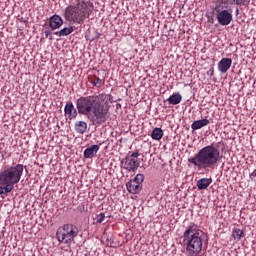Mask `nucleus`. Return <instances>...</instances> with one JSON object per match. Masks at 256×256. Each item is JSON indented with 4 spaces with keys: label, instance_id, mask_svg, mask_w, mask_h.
I'll use <instances>...</instances> for the list:
<instances>
[{
    "label": "nucleus",
    "instance_id": "obj_25",
    "mask_svg": "<svg viewBox=\"0 0 256 256\" xmlns=\"http://www.w3.org/2000/svg\"><path fill=\"white\" fill-rule=\"evenodd\" d=\"M91 83L94 87H101L103 85V79H100L97 76H94L93 80H91Z\"/></svg>",
    "mask_w": 256,
    "mask_h": 256
},
{
    "label": "nucleus",
    "instance_id": "obj_18",
    "mask_svg": "<svg viewBox=\"0 0 256 256\" xmlns=\"http://www.w3.org/2000/svg\"><path fill=\"white\" fill-rule=\"evenodd\" d=\"M183 97L181 96V94L179 93H174L172 94L168 99V103L170 105H179V103H181Z\"/></svg>",
    "mask_w": 256,
    "mask_h": 256
},
{
    "label": "nucleus",
    "instance_id": "obj_29",
    "mask_svg": "<svg viewBox=\"0 0 256 256\" xmlns=\"http://www.w3.org/2000/svg\"><path fill=\"white\" fill-rule=\"evenodd\" d=\"M218 3H220V5L221 4L227 5L228 0H218Z\"/></svg>",
    "mask_w": 256,
    "mask_h": 256
},
{
    "label": "nucleus",
    "instance_id": "obj_10",
    "mask_svg": "<svg viewBox=\"0 0 256 256\" xmlns=\"http://www.w3.org/2000/svg\"><path fill=\"white\" fill-rule=\"evenodd\" d=\"M64 113L68 119H77V109L73 105V102H68L65 105Z\"/></svg>",
    "mask_w": 256,
    "mask_h": 256
},
{
    "label": "nucleus",
    "instance_id": "obj_26",
    "mask_svg": "<svg viewBox=\"0 0 256 256\" xmlns=\"http://www.w3.org/2000/svg\"><path fill=\"white\" fill-rule=\"evenodd\" d=\"M96 223H103L105 221V213L101 212L95 217Z\"/></svg>",
    "mask_w": 256,
    "mask_h": 256
},
{
    "label": "nucleus",
    "instance_id": "obj_1",
    "mask_svg": "<svg viewBox=\"0 0 256 256\" xmlns=\"http://www.w3.org/2000/svg\"><path fill=\"white\" fill-rule=\"evenodd\" d=\"M219 159H221V152L211 144L200 149L194 157L189 158L188 163L207 171V169H215Z\"/></svg>",
    "mask_w": 256,
    "mask_h": 256
},
{
    "label": "nucleus",
    "instance_id": "obj_21",
    "mask_svg": "<svg viewBox=\"0 0 256 256\" xmlns=\"http://www.w3.org/2000/svg\"><path fill=\"white\" fill-rule=\"evenodd\" d=\"M3 186H0V195H9L15 187L11 184H1Z\"/></svg>",
    "mask_w": 256,
    "mask_h": 256
},
{
    "label": "nucleus",
    "instance_id": "obj_8",
    "mask_svg": "<svg viewBox=\"0 0 256 256\" xmlns=\"http://www.w3.org/2000/svg\"><path fill=\"white\" fill-rule=\"evenodd\" d=\"M217 21L220 25L227 26L233 21V14L227 10H216Z\"/></svg>",
    "mask_w": 256,
    "mask_h": 256
},
{
    "label": "nucleus",
    "instance_id": "obj_5",
    "mask_svg": "<svg viewBox=\"0 0 256 256\" xmlns=\"http://www.w3.org/2000/svg\"><path fill=\"white\" fill-rule=\"evenodd\" d=\"M79 235V228L75 224H64L56 231V239L64 245H71Z\"/></svg>",
    "mask_w": 256,
    "mask_h": 256
},
{
    "label": "nucleus",
    "instance_id": "obj_30",
    "mask_svg": "<svg viewBox=\"0 0 256 256\" xmlns=\"http://www.w3.org/2000/svg\"><path fill=\"white\" fill-rule=\"evenodd\" d=\"M250 177H256V169L250 174Z\"/></svg>",
    "mask_w": 256,
    "mask_h": 256
},
{
    "label": "nucleus",
    "instance_id": "obj_7",
    "mask_svg": "<svg viewBox=\"0 0 256 256\" xmlns=\"http://www.w3.org/2000/svg\"><path fill=\"white\" fill-rule=\"evenodd\" d=\"M92 122L95 125H101L107 121L108 110L105 105L101 104V100H98L94 108H92Z\"/></svg>",
    "mask_w": 256,
    "mask_h": 256
},
{
    "label": "nucleus",
    "instance_id": "obj_19",
    "mask_svg": "<svg viewBox=\"0 0 256 256\" xmlns=\"http://www.w3.org/2000/svg\"><path fill=\"white\" fill-rule=\"evenodd\" d=\"M73 27H65L61 29L60 31L54 32V35L57 37H67V35H71L73 33Z\"/></svg>",
    "mask_w": 256,
    "mask_h": 256
},
{
    "label": "nucleus",
    "instance_id": "obj_14",
    "mask_svg": "<svg viewBox=\"0 0 256 256\" xmlns=\"http://www.w3.org/2000/svg\"><path fill=\"white\" fill-rule=\"evenodd\" d=\"M99 151V145H91L90 147L84 150L85 159H93L97 152Z\"/></svg>",
    "mask_w": 256,
    "mask_h": 256
},
{
    "label": "nucleus",
    "instance_id": "obj_15",
    "mask_svg": "<svg viewBox=\"0 0 256 256\" xmlns=\"http://www.w3.org/2000/svg\"><path fill=\"white\" fill-rule=\"evenodd\" d=\"M209 123H211V122L207 118H204L201 120H196L192 123L191 129H192V131H197L199 129H203V127H207V125H209Z\"/></svg>",
    "mask_w": 256,
    "mask_h": 256
},
{
    "label": "nucleus",
    "instance_id": "obj_16",
    "mask_svg": "<svg viewBox=\"0 0 256 256\" xmlns=\"http://www.w3.org/2000/svg\"><path fill=\"white\" fill-rule=\"evenodd\" d=\"M213 183V179L211 178H201L197 181L196 187H198L199 191H203L209 187Z\"/></svg>",
    "mask_w": 256,
    "mask_h": 256
},
{
    "label": "nucleus",
    "instance_id": "obj_11",
    "mask_svg": "<svg viewBox=\"0 0 256 256\" xmlns=\"http://www.w3.org/2000/svg\"><path fill=\"white\" fill-rule=\"evenodd\" d=\"M231 65H233V60L231 58H222L218 62V70L220 73H227V70L231 69Z\"/></svg>",
    "mask_w": 256,
    "mask_h": 256
},
{
    "label": "nucleus",
    "instance_id": "obj_13",
    "mask_svg": "<svg viewBox=\"0 0 256 256\" xmlns=\"http://www.w3.org/2000/svg\"><path fill=\"white\" fill-rule=\"evenodd\" d=\"M126 188L127 191L132 193V195H137V193H139L141 189H143V185L137 184L136 182L130 180L129 182L126 183Z\"/></svg>",
    "mask_w": 256,
    "mask_h": 256
},
{
    "label": "nucleus",
    "instance_id": "obj_28",
    "mask_svg": "<svg viewBox=\"0 0 256 256\" xmlns=\"http://www.w3.org/2000/svg\"><path fill=\"white\" fill-rule=\"evenodd\" d=\"M131 157H133L134 159H137V157H139V152H132L131 153Z\"/></svg>",
    "mask_w": 256,
    "mask_h": 256
},
{
    "label": "nucleus",
    "instance_id": "obj_6",
    "mask_svg": "<svg viewBox=\"0 0 256 256\" xmlns=\"http://www.w3.org/2000/svg\"><path fill=\"white\" fill-rule=\"evenodd\" d=\"M103 99H105V94L80 97L76 102L78 113H80V115H91L93 108L97 105V103H99V101H103Z\"/></svg>",
    "mask_w": 256,
    "mask_h": 256
},
{
    "label": "nucleus",
    "instance_id": "obj_2",
    "mask_svg": "<svg viewBox=\"0 0 256 256\" xmlns=\"http://www.w3.org/2000/svg\"><path fill=\"white\" fill-rule=\"evenodd\" d=\"M92 13L93 3L75 0L73 5L66 8L65 19H67V21H72V23L82 25V23L85 22V19H89Z\"/></svg>",
    "mask_w": 256,
    "mask_h": 256
},
{
    "label": "nucleus",
    "instance_id": "obj_17",
    "mask_svg": "<svg viewBox=\"0 0 256 256\" xmlns=\"http://www.w3.org/2000/svg\"><path fill=\"white\" fill-rule=\"evenodd\" d=\"M74 129L76 133H79V135H83L87 132V122L85 121H78L74 125Z\"/></svg>",
    "mask_w": 256,
    "mask_h": 256
},
{
    "label": "nucleus",
    "instance_id": "obj_22",
    "mask_svg": "<svg viewBox=\"0 0 256 256\" xmlns=\"http://www.w3.org/2000/svg\"><path fill=\"white\" fill-rule=\"evenodd\" d=\"M232 236L234 237V239H236V241H241V239L245 237V233L243 232V230L236 228L233 230Z\"/></svg>",
    "mask_w": 256,
    "mask_h": 256
},
{
    "label": "nucleus",
    "instance_id": "obj_4",
    "mask_svg": "<svg viewBox=\"0 0 256 256\" xmlns=\"http://www.w3.org/2000/svg\"><path fill=\"white\" fill-rule=\"evenodd\" d=\"M23 164H17L15 166H7L2 172H0V185H17L21 181L23 176Z\"/></svg>",
    "mask_w": 256,
    "mask_h": 256
},
{
    "label": "nucleus",
    "instance_id": "obj_12",
    "mask_svg": "<svg viewBox=\"0 0 256 256\" xmlns=\"http://www.w3.org/2000/svg\"><path fill=\"white\" fill-rule=\"evenodd\" d=\"M63 25V18L61 16L55 14L50 17L49 19V26L51 29H60V27Z\"/></svg>",
    "mask_w": 256,
    "mask_h": 256
},
{
    "label": "nucleus",
    "instance_id": "obj_20",
    "mask_svg": "<svg viewBox=\"0 0 256 256\" xmlns=\"http://www.w3.org/2000/svg\"><path fill=\"white\" fill-rule=\"evenodd\" d=\"M151 137L154 141H161V139H163V129L154 128L151 132Z\"/></svg>",
    "mask_w": 256,
    "mask_h": 256
},
{
    "label": "nucleus",
    "instance_id": "obj_3",
    "mask_svg": "<svg viewBox=\"0 0 256 256\" xmlns=\"http://www.w3.org/2000/svg\"><path fill=\"white\" fill-rule=\"evenodd\" d=\"M184 245L188 256H197L203 251V239H201V230L192 225L183 233Z\"/></svg>",
    "mask_w": 256,
    "mask_h": 256
},
{
    "label": "nucleus",
    "instance_id": "obj_9",
    "mask_svg": "<svg viewBox=\"0 0 256 256\" xmlns=\"http://www.w3.org/2000/svg\"><path fill=\"white\" fill-rule=\"evenodd\" d=\"M124 169L129 173H135L139 169V162L133 158L126 157L124 159Z\"/></svg>",
    "mask_w": 256,
    "mask_h": 256
},
{
    "label": "nucleus",
    "instance_id": "obj_23",
    "mask_svg": "<svg viewBox=\"0 0 256 256\" xmlns=\"http://www.w3.org/2000/svg\"><path fill=\"white\" fill-rule=\"evenodd\" d=\"M234 5H237L238 7H247L249 3H251V0H231Z\"/></svg>",
    "mask_w": 256,
    "mask_h": 256
},
{
    "label": "nucleus",
    "instance_id": "obj_24",
    "mask_svg": "<svg viewBox=\"0 0 256 256\" xmlns=\"http://www.w3.org/2000/svg\"><path fill=\"white\" fill-rule=\"evenodd\" d=\"M143 181H145V175L143 174H137L132 180V182L137 183L138 185H141Z\"/></svg>",
    "mask_w": 256,
    "mask_h": 256
},
{
    "label": "nucleus",
    "instance_id": "obj_27",
    "mask_svg": "<svg viewBox=\"0 0 256 256\" xmlns=\"http://www.w3.org/2000/svg\"><path fill=\"white\" fill-rule=\"evenodd\" d=\"M44 35H45V38H46V39H49L50 41L53 40V36L51 35V31L46 30V31L44 32Z\"/></svg>",
    "mask_w": 256,
    "mask_h": 256
}]
</instances>
